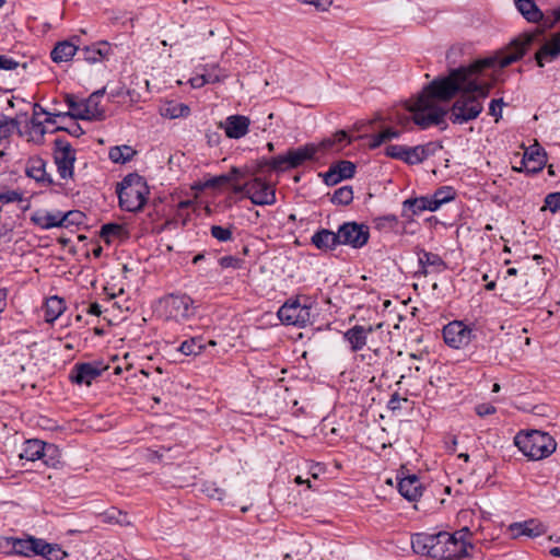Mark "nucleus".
<instances>
[{
	"label": "nucleus",
	"instance_id": "59",
	"mask_svg": "<svg viewBox=\"0 0 560 560\" xmlns=\"http://www.w3.org/2000/svg\"><path fill=\"white\" fill-rule=\"evenodd\" d=\"M39 115L63 116V113L62 112L50 113V112H47L44 107H42L39 104H35L34 108H33V117L38 118Z\"/></svg>",
	"mask_w": 560,
	"mask_h": 560
},
{
	"label": "nucleus",
	"instance_id": "9",
	"mask_svg": "<svg viewBox=\"0 0 560 560\" xmlns=\"http://www.w3.org/2000/svg\"><path fill=\"white\" fill-rule=\"evenodd\" d=\"M279 319L285 325L306 326L312 323V311L307 304L299 299L289 300L278 311Z\"/></svg>",
	"mask_w": 560,
	"mask_h": 560
},
{
	"label": "nucleus",
	"instance_id": "4",
	"mask_svg": "<svg viewBox=\"0 0 560 560\" xmlns=\"http://www.w3.org/2000/svg\"><path fill=\"white\" fill-rule=\"evenodd\" d=\"M471 533L468 527H464L453 534L441 532L440 555L441 560L454 558H467L474 546L469 538Z\"/></svg>",
	"mask_w": 560,
	"mask_h": 560
},
{
	"label": "nucleus",
	"instance_id": "7",
	"mask_svg": "<svg viewBox=\"0 0 560 560\" xmlns=\"http://www.w3.org/2000/svg\"><path fill=\"white\" fill-rule=\"evenodd\" d=\"M160 308L167 319L185 322L195 316L196 307L186 294H170L160 300Z\"/></svg>",
	"mask_w": 560,
	"mask_h": 560
},
{
	"label": "nucleus",
	"instance_id": "36",
	"mask_svg": "<svg viewBox=\"0 0 560 560\" xmlns=\"http://www.w3.org/2000/svg\"><path fill=\"white\" fill-rule=\"evenodd\" d=\"M206 346L202 337H192L183 341L178 350L185 355H198L206 349Z\"/></svg>",
	"mask_w": 560,
	"mask_h": 560
},
{
	"label": "nucleus",
	"instance_id": "34",
	"mask_svg": "<svg viewBox=\"0 0 560 560\" xmlns=\"http://www.w3.org/2000/svg\"><path fill=\"white\" fill-rule=\"evenodd\" d=\"M419 262L423 268V272H428V268H431L433 271L440 272L446 268L445 262L438 254H433L430 252L422 250L419 254Z\"/></svg>",
	"mask_w": 560,
	"mask_h": 560
},
{
	"label": "nucleus",
	"instance_id": "5",
	"mask_svg": "<svg viewBox=\"0 0 560 560\" xmlns=\"http://www.w3.org/2000/svg\"><path fill=\"white\" fill-rule=\"evenodd\" d=\"M318 147L313 143L303 147L288 150L285 154L278 155L271 160H264V167L268 168L269 173L272 171H285L296 168L303 165L306 161L315 158Z\"/></svg>",
	"mask_w": 560,
	"mask_h": 560
},
{
	"label": "nucleus",
	"instance_id": "44",
	"mask_svg": "<svg viewBox=\"0 0 560 560\" xmlns=\"http://www.w3.org/2000/svg\"><path fill=\"white\" fill-rule=\"evenodd\" d=\"M404 205L411 208L413 213H419L428 210V197L408 199L404 202Z\"/></svg>",
	"mask_w": 560,
	"mask_h": 560
},
{
	"label": "nucleus",
	"instance_id": "23",
	"mask_svg": "<svg viewBox=\"0 0 560 560\" xmlns=\"http://www.w3.org/2000/svg\"><path fill=\"white\" fill-rule=\"evenodd\" d=\"M225 136L230 139H240L245 136V116L231 115L224 121L219 122Z\"/></svg>",
	"mask_w": 560,
	"mask_h": 560
},
{
	"label": "nucleus",
	"instance_id": "41",
	"mask_svg": "<svg viewBox=\"0 0 560 560\" xmlns=\"http://www.w3.org/2000/svg\"><path fill=\"white\" fill-rule=\"evenodd\" d=\"M401 131L399 130H396L394 128H387L376 135H373L371 137V142L369 144V147L371 149H375L377 147H380L382 143L390 140V139H394V138H398L400 136Z\"/></svg>",
	"mask_w": 560,
	"mask_h": 560
},
{
	"label": "nucleus",
	"instance_id": "56",
	"mask_svg": "<svg viewBox=\"0 0 560 560\" xmlns=\"http://www.w3.org/2000/svg\"><path fill=\"white\" fill-rule=\"evenodd\" d=\"M58 456H59V450L57 447H56L55 452H52V451L48 452L47 450H45V455H43V462L47 466H56V464L59 463Z\"/></svg>",
	"mask_w": 560,
	"mask_h": 560
},
{
	"label": "nucleus",
	"instance_id": "10",
	"mask_svg": "<svg viewBox=\"0 0 560 560\" xmlns=\"http://www.w3.org/2000/svg\"><path fill=\"white\" fill-rule=\"evenodd\" d=\"M54 159L60 177L63 179L72 178L75 151L68 141L62 139L55 140Z\"/></svg>",
	"mask_w": 560,
	"mask_h": 560
},
{
	"label": "nucleus",
	"instance_id": "48",
	"mask_svg": "<svg viewBox=\"0 0 560 560\" xmlns=\"http://www.w3.org/2000/svg\"><path fill=\"white\" fill-rule=\"evenodd\" d=\"M545 208L551 212H557L560 209V192L548 194L545 198Z\"/></svg>",
	"mask_w": 560,
	"mask_h": 560
},
{
	"label": "nucleus",
	"instance_id": "63",
	"mask_svg": "<svg viewBox=\"0 0 560 560\" xmlns=\"http://www.w3.org/2000/svg\"><path fill=\"white\" fill-rule=\"evenodd\" d=\"M101 313H102V310H101V305L98 303H92L90 305L89 314L98 316V315H101Z\"/></svg>",
	"mask_w": 560,
	"mask_h": 560
},
{
	"label": "nucleus",
	"instance_id": "33",
	"mask_svg": "<svg viewBox=\"0 0 560 560\" xmlns=\"http://www.w3.org/2000/svg\"><path fill=\"white\" fill-rule=\"evenodd\" d=\"M66 310L65 301L56 295L46 300L44 318L47 323H54Z\"/></svg>",
	"mask_w": 560,
	"mask_h": 560
},
{
	"label": "nucleus",
	"instance_id": "19",
	"mask_svg": "<svg viewBox=\"0 0 560 560\" xmlns=\"http://www.w3.org/2000/svg\"><path fill=\"white\" fill-rule=\"evenodd\" d=\"M355 173V165L350 161H340L336 164H332L329 170L324 175V182L334 186L337 185L342 179H348L353 177Z\"/></svg>",
	"mask_w": 560,
	"mask_h": 560
},
{
	"label": "nucleus",
	"instance_id": "3",
	"mask_svg": "<svg viewBox=\"0 0 560 560\" xmlns=\"http://www.w3.org/2000/svg\"><path fill=\"white\" fill-rule=\"evenodd\" d=\"M117 194L121 209L136 212L145 205L149 187L142 176L132 173L124 177L117 188Z\"/></svg>",
	"mask_w": 560,
	"mask_h": 560
},
{
	"label": "nucleus",
	"instance_id": "21",
	"mask_svg": "<svg viewBox=\"0 0 560 560\" xmlns=\"http://www.w3.org/2000/svg\"><path fill=\"white\" fill-rule=\"evenodd\" d=\"M509 532L512 538H518L521 536L533 538L542 535L545 533V528L536 521L529 520L523 523L511 524L509 526Z\"/></svg>",
	"mask_w": 560,
	"mask_h": 560
},
{
	"label": "nucleus",
	"instance_id": "43",
	"mask_svg": "<svg viewBox=\"0 0 560 560\" xmlns=\"http://www.w3.org/2000/svg\"><path fill=\"white\" fill-rule=\"evenodd\" d=\"M18 128V121L12 118L4 117L0 120V142L7 140Z\"/></svg>",
	"mask_w": 560,
	"mask_h": 560
},
{
	"label": "nucleus",
	"instance_id": "11",
	"mask_svg": "<svg viewBox=\"0 0 560 560\" xmlns=\"http://www.w3.org/2000/svg\"><path fill=\"white\" fill-rule=\"evenodd\" d=\"M108 365L103 361L77 363L70 371L69 378L78 385L90 386L94 380L100 377Z\"/></svg>",
	"mask_w": 560,
	"mask_h": 560
},
{
	"label": "nucleus",
	"instance_id": "40",
	"mask_svg": "<svg viewBox=\"0 0 560 560\" xmlns=\"http://www.w3.org/2000/svg\"><path fill=\"white\" fill-rule=\"evenodd\" d=\"M101 522L107 524L129 525L127 515L116 508H110L98 516Z\"/></svg>",
	"mask_w": 560,
	"mask_h": 560
},
{
	"label": "nucleus",
	"instance_id": "22",
	"mask_svg": "<svg viewBox=\"0 0 560 560\" xmlns=\"http://www.w3.org/2000/svg\"><path fill=\"white\" fill-rule=\"evenodd\" d=\"M45 450L56 451V446L54 444H47L39 440H28L24 443L23 452L20 457L22 459L35 462L37 459H43V455H45Z\"/></svg>",
	"mask_w": 560,
	"mask_h": 560
},
{
	"label": "nucleus",
	"instance_id": "15",
	"mask_svg": "<svg viewBox=\"0 0 560 560\" xmlns=\"http://www.w3.org/2000/svg\"><path fill=\"white\" fill-rule=\"evenodd\" d=\"M546 164V153L539 144L530 145L525 150L520 167H514L517 172L537 173Z\"/></svg>",
	"mask_w": 560,
	"mask_h": 560
},
{
	"label": "nucleus",
	"instance_id": "42",
	"mask_svg": "<svg viewBox=\"0 0 560 560\" xmlns=\"http://www.w3.org/2000/svg\"><path fill=\"white\" fill-rule=\"evenodd\" d=\"M353 199V191L350 186H343L338 188L331 198V201L336 205H349Z\"/></svg>",
	"mask_w": 560,
	"mask_h": 560
},
{
	"label": "nucleus",
	"instance_id": "32",
	"mask_svg": "<svg viewBox=\"0 0 560 560\" xmlns=\"http://www.w3.org/2000/svg\"><path fill=\"white\" fill-rule=\"evenodd\" d=\"M160 114L168 119L184 118L190 114V108L184 103L168 101L160 107Z\"/></svg>",
	"mask_w": 560,
	"mask_h": 560
},
{
	"label": "nucleus",
	"instance_id": "28",
	"mask_svg": "<svg viewBox=\"0 0 560 560\" xmlns=\"http://www.w3.org/2000/svg\"><path fill=\"white\" fill-rule=\"evenodd\" d=\"M400 494L409 501H416L422 494V488L416 476L404 478L398 483Z\"/></svg>",
	"mask_w": 560,
	"mask_h": 560
},
{
	"label": "nucleus",
	"instance_id": "29",
	"mask_svg": "<svg viewBox=\"0 0 560 560\" xmlns=\"http://www.w3.org/2000/svg\"><path fill=\"white\" fill-rule=\"evenodd\" d=\"M110 54V46L107 42H101L82 49L83 59L90 63L100 62Z\"/></svg>",
	"mask_w": 560,
	"mask_h": 560
},
{
	"label": "nucleus",
	"instance_id": "54",
	"mask_svg": "<svg viewBox=\"0 0 560 560\" xmlns=\"http://www.w3.org/2000/svg\"><path fill=\"white\" fill-rule=\"evenodd\" d=\"M405 150H406L405 145L392 144L386 148V155L404 161Z\"/></svg>",
	"mask_w": 560,
	"mask_h": 560
},
{
	"label": "nucleus",
	"instance_id": "6",
	"mask_svg": "<svg viewBox=\"0 0 560 560\" xmlns=\"http://www.w3.org/2000/svg\"><path fill=\"white\" fill-rule=\"evenodd\" d=\"M105 93V89L92 93L84 102H75L72 96L67 95L66 102L69 112L63 113L72 119L98 120L103 118L104 110L98 107L100 100Z\"/></svg>",
	"mask_w": 560,
	"mask_h": 560
},
{
	"label": "nucleus",
	"instance_id": "60",
	"mask_svg": "<svg viewBox=\"0 0 560 560\" xmlns=\"http://www.w3.org/2000/svg\"><path fill=\"white\" fill-rule=\"evenodd\" d=\"M417 101H418V98H417L416 101H413V102L408 106V110L412 114V116H411V117H410V116H405V117H402V118H400V119L398 120V124H399L400 126H402V128H407V126L410 124V121H411V120L416 124V121H415V119H413L415 114H413V110H412L411 108L415 106V104H416V102H417Z\"/></svg>",
	"mask_w": 560,
	"mask_h": 560
},
{
	"label": "nucleus",
	"instance_id": "12",
	"mask_svg": "<svg viewBox=\"0 0 560 560\" xmlns=\"http://www.w3.org/2000/svg\"><path fill=\"white\" fill-rule=\"evenodd\" d=\"M341 245H349L353 248L363 247L370 237L369 226L357 222H346L338 229Z\"/></svg>",
	"mask_w": 560,
	"mask_h": 560
},
{
	"label": "nucleus",
	"instance_id": "8",
	"mask_svg": "<svg viewBox=\"0 0 560 560\" xmlns=\"http://www.w3.org/2000/svg\"><path fill=\"white\" fill-rule=\"evenodd\" d=\"M268 168L264 167V160L257 163V171L255 177L250 183H247V198L254 205L265 206L271 205L276 201L275 188L266 180V173Z\"/></svg>",
	"mask_w": 560,
	"mask_h": 560
},
{
	"label": "nucleus",
	"instance_id": "61",
	"mask_svg": "<svg viewBox=\"0 0 560 560\" xmlns=\"http://www.w3.org/2000/svg\"><path fill=\"white\" fill-rule=\"evenodd\" d=\"M560 22V8L552 11V21L548 22L546 20L547 26H553L556 23Z\"/></svg>",
	"mask_w": 560,
	"mask_h": 560
},
{
	"label": "nucleus",
	"instance_id": "45",
	"mask_svg": "<svg viewBox=\"0 0 560 560\" xmlns=\"http://www.w3.org/2000/svg\"><path fill=\"white\" fill-rule=\"evenodd\" d=\"M23 200V195L18 190H0V202L12 203L20 202Z\"/></svg>",
	"mask_w": 560,
	"mask_h": 560
},
{
	"label": "nucleus",
	"instance_id": "2",
	"mask_svg": "<svg viewBox=\"0 0 560 560\" xmlns=\"http://www.w3.org/2000/svg\"><path fill=\"white\" fill-rule=\"evenodd\" d=\"M514 444L526 457L533 460L546 458L557 448L555 439L550 434L538 430L517 433L514 438Z\"/></svg>",
	"mask_w": 560,
	"mask_h": 560
},
{
	"label": "nucleus",
	"instance_id": "17",
	"mask_svg": "<svg viewBox=\"0 0 560 560\" xmlns=\"http://www.w3.org/2000/svg\"><path fill=\"white\" fill-rule=\"evenodd\" d=\"M441 537L436 535L417 534L411 540V546L417 553L428 555L433 558L440 555Z\"/></svg>",
	"mask_w": 560,
	"mask_h": 560
},
{
	"label": "nucleus",
	"instance_id": "30",
	"mask_svg": "<svg viewBox=\"0 0 560 560\" xmlns=\"http://www.w3.org/2000/svg\"><path fill=\"white\" fill-rule=\"evenodd\" d=\"M514 4L524 19L530 23H538L544 19V13L534 0H514Z\"/></svg>",
	"mask_w": 560,
	"mask_h": 560
},
{
	"label": "nucleus",
	"instance_id": "58",
	"mask_svg": "<svg viewBox=\"0 0 560 560\" xmlns=\"http://www.w3.org/2000/svg\"><path fill=\"white\" fill-rule=\"evenodd\" d=\"M495 412V408L490 404H480L476 406V413L479 417H486Z\"/></svg>",
	"mask_w": 560,
	"mask_h": 560
},
{
	"label": "nucleus",
	"instance_id": "18",
	"mask_svg": "<svg viewBox=\"0 0 560 560\" xmlns=\"http://www.w3.org/2000/svg\"><path fill=\"white\" fill-rule=\"evenodd\" d=\"M560 57V32L555 33L536 51L535 60L537 66L542 68L547 62H551Z\"/></svg>",
	"mask_w": 560,
	"mask_h": 560
},
{
	"label": "nucleus",
	"instance_id": "26",
	"mask_svg": "<svg viewBox=\"0 0 560 560\" xmlns=\"http://www.w3.org/2000/svg\"><path fill=\"white\" fill-rule=\"evenodd\" d=\"M242 173L237 168H233L230 173L213 177L212 179L206 183L208 187H223L228 186L234 191H241L243 189V185L238 183L240 176Z\"/></svg>",
	"mask_w": 560,
	"mask_h": 560
},
{
	"label": "nucleus",
	"instance_id": "31",
	"mask_svg": "<svg viewBox=\"0 0 560 560\" xmlns=\"http://www.w3.org/2000/svg\"><path fill=\"white\" fill-rule=\"evenodd\" d=\"M77 51L78 47L74 44L63 40L56 44L50 52V57L54 62H67L73 58Z\"/></svg>",
	"mask_w": 560,
	"mask_h": 560
},
{
	"label": "nucleus",
	"instance_id": "64",
	"mask_svg": "<svg viewBox=\"0 0 560 560\" xmlns=\"http://www.w3.org/2000/svg\"><path fill=\"white\" fill-rule=\"evenodd\" d=\"M209 497L221 501L223 499V491L218 488H213L212 491H209Z\"/></svg>",
	"mask_w": 560,
	"mask_h": 560
},
{
	"label": "nucleus",
	"instance_id": "20",
	"mask_svg": "<svg viewBox=\"0 0 560 560\" xmlns=\"http://www.w3.org/2000/svg\"><path fill=\"white\" fill-rule=\"evenodd\" d=\"M25 173L28 177L44 186H50L54 183L51 176L46 172V162L42 158L28 159Z\"/></svg>",
	"mask_w": 560,
	"mask_h": 560
},
{
	"label": "nucleus",
	"instance_id": "13",
	"mask_svg": "<svg viewBox=\"0 0 560 560\" xmlns=\"http://www.w3.org/2000/svg\"><path fill=\"white\" fill-rule=\"evenodd\" d=\"M443 338L450 347L460 349L471 341L472 330L463 322L454 320L443 328Z\"/></svg>",
	"mask_w": 560,
	"mask_h": 560
},
{
	"label": "nucleus",
	"instance_id": "62",
	"mask_svg": "<svg viewBox=\"0 0 560 560\" xmlns=\"http://www.w3.org/2000/svg\"><path fill=\"white\" fill-rule=\"evenodd\" d=\"M439 201H436L433 196L428 197V210L429 211H436L440 208Z\"/></svg>",
	"mask_w": 560,
	"mask_h": 560
},
{
	"label": "nucleus",
	"instance_id": "57",
	"mask_svg": "<svg viewBox=\"0 0 560 560\" xmlns=\"http://www.w3.org/2000/svg\"><path fill=\"white\" fill-rule=\"evenodd\" d=\"M56 130L67 131L73 137H80L84 133L82 127L78 122H72L70 127H58Z\"/></svg>",
	"mask_w": 560,
	"mask_h": 560
},
{
	"label": "nucleus",
	"instance_id": "27",
	"mask_svg": "<svg viewBox=\"0 0 560 560\" xmlns=\"http://www.w3.org/2000/svg\"><path fill=\"white\" fill-rule=\"evenodd\" d=\"M100 236L106 244H112L116 241H125L129 234L122 224L107 223L101 228Z\"/></svg>",
	"mask_w": 560,
	"mask_h": 560
},
{
	"label": "nucleus",
	"instance_id": "37",
	"mask_svg": "<svg viewBox=\"0 0 560 560\" xmlns=\"http://www.w3.org/2000/svg\"><path fill=\"white\" fill-rule=\"evenodd\" d=\"M27 130V140L34 143L40 144L44 142V137L46 135V128L44 122L38 120V118L32 117L28 124Z\"/></svg>",
	"mask_w": 560,
	"mask_h": 560
},
{
	"label": "nucleus",
	"instance_id": "53",
	"mask_svg": "<svg viewBox=\"0 0 560 560\" xmlns=\"http://www.w3.org/2000/svg\"><path fill=\"white\" fill-rule=\"evenodd\" d=\"M219 264L222 268H241L243 261L233 256H223L219 259Z\"/></svg>",
	"mask_w": 560,
	"mask_h": 560
},
{
	"label": "nucleus",
	"instance_id": "46",
	"mask_svg": "<svg viewBox=\"0 0 560 560\" xmlns=\"http://www.w3.org/2000/svg\"><path fill=\"white\" fill-rule=\"evenodd\" d=\"M300 3L308 4L319 12H326L332 5L334 0H296Z\"/></svg>",
	"mask_w": 560,
	"mask_h": 560
},
{
	"label": "nucleus",
	"instance_id": "1",
	"mask_svg": "<svg viewBox=\"0 0 560 560\" xmlns=\"http://www.w3.org/2000/svg\"><path fill=\"white\" fill-rule=\"evenodd\" d=\"M535 39V34H524L494 55L478 59L467 67L452 69L446 77L433 80L418 96L411 108L416 125L425 129L443 121L446 112L436 101L448 102L457 98L450 109L453 124L463 125L476 119L483 110L493 83L486 79L487 69L505 68L520 60Z\"/></svg>",
	"mask_w": 560,
	"mask_h": 560
},
{
	"label": "nucleus",
	"instance_id": "39",
	"mask_svg": "<svg viewBox=\"0 0 560 560\" xmlns=\"http://www.w3.org/2000/svg\"><path fill=\"white\" fill-rule=\"evenodd\" d=\"M429 155L428 145L406 147L404 162L408 164H418L424 161Z\"/></svg>",
	"mask_w": 560,
	"mask_h": 560
},
{
	"label": "nucleus",
	"instance_id": "49",
	"mask_svg": "<svg viewBox=\"0 0 560 560\" xmlns=\"http://www.w3.org/2000/svg\"><path fill=\"white\" fill-rule=\"evenodd\" d=\"M218 77H214L212 74H202V75H197L195 78H192L190 80V83H191V86L195 88V89H199L201 86H203L205 84L207 83H213L215 81H218Z\"/></svg>",
	"mask_w": 560,
	"mask_h": 560
},
{
	"label": "nucleus",
	"instance_id": "47",
	"mask_svg": "<svg viewBox=\"0 0 560 560\" xmlns=\"http://www.w3.org/2000/svg\"><path fill=\"white\" fill-rule=\"evenodd\" d=\"M343 141L350 142V139L348 138V133L345 130H339L334 135L332 139L324 140L320 143V147L324 149L331 148L335 143H341Z\"/></svg>",
	"mask_w": 560,
	"mask_h": 560
},
{
	"label": "nucleus",
	"instance_id": "55",
	"mask_svg": "<svg viewBox=\"0 0 560 560\" xmlns=\"http://www.w3.org/2000/svg\"><path fill=\"white\" fill-rule=\"evenodd\" d=\"M433 198L439 201L440 206L453 199L451 188H442L434 192Z\"/></svg>",
	"mask_w": 560,
	"mask_h": 560
},
{
	"label": "nucleus",
	"instance_id": "24",
	"mask_svg": "<svg viewBox=\"0 0 560 560\" xmlns=\"http://www.w3.org/2000/svg\"><path fill=\"white\" fill-rule=\"evenodd\" d=\"M40 538L27 536L25 538H14L11 540L12 550L16 555L33 557L38 556Z\"/></svg>",
	"mask_w": 560,
	"mask_h": 560
},
{
	"label": "nucleus",
	"instance_id": "16",
	"mask_svg": "<svg viewBox=\"0 0 560 560\" xmlns=\"http://www.w3.org/2000/svg\"><path fill=\"white\" fill-rule=\"evenodd\" d=\"M382 327V323L377 324L376 326L355 325L345 332L343 338L349 342L351 350L357 352L366 346L369 335L377 329H381Z\"/></svg>",
	"mask_w": 560,
	"mask_h": 560
},
{
	"label": "nucleus",
	"instance_id": "25",
	"mask_svg": "<svg viewBox=\"0 0 560 560\" xmlns=\"http://www.w3.org/2000/svg\"><path fill=\"white\" fill-rule=\"evenodd\" d=\"M311 241L314 246L322 250H330L337 245H341L338 232L335 233L327 229L317 231Z\"/></svg>",
	"mask_w": 560,
	"mask_h": 560
},
{
	"label": "nucleus",
	"instance_id": "50",
	"mask_svg": "<svg viewBox=\"0 0 560 560\" xmlns=\"http://www.w3.org/2000/svg\"><path fill=\"white\" fill-rule=\"evenodd\" d=\"M504 106V102L502 98H494L490 102L489 105V115L495 118V121L502 117V107Z\"/></svg>",
	"mask_w": 560,
	"mask_h": 560
},
{
	"label": "nucleus",
	"instance_id": "35",
	"mask_svg": "<svg viewBox=\"0 0 560 560\" xmlns=\"http://www.w3.org/2000/svg\"><path fill=\"white\" fill-rule=\"evenodd\" d=\"M136 153L137 151L132 147L122 144L110 148L108 156L114 163L125 164L131 161Z\"/></svg>",
	"mask_w": 560,
	"mask_h": 560
},
{
	"label": "nucleus",
	"instance_id": "52",
	"mask_svg": "<svg viewBox=\"0 0 560 560\" xmlns=\"http://www.w3.org/2000/svg\"><path fill=\"white\" fill-rule=\"evenodd\" d=\"M19 67V62L7 55H0V71H11Z\"/></svg>",
	"mask_w": 560,
	"mask_h": 560
},
{
	"label": "nucleus",
	"instance_id": "38",
	"mask_svg": "<svg viewBox=\"0 0 560 560\" xmlns=\"http://www.w3.org/2000/svg\"><path fill=\"white\" fill-rule=\"evenodd\" d=\"M38 556H42L47 560H62L67 553L58 545L48 544L42 539Z\"/></svg>",
	"mask_w": 560,
	"mask_h": 560
},
{
	"label": "nucleus",
	"instance_id": "14",
	"mask_svg": "<svg viewBox=\"0 0 560 560\" xmlns=\"http://www.w3.org/2000/svg\"><path fill=\"white\" fill-rule=\"evenodd\" d=\"M73 214L75 213L71 211L63 213L59 210H37L31 215V221L42 230H50L54 228L67 226L68 223L71 222L70 217Z\"/></svg>",
	"mask_w": 560,
	"mask_h": 560
},
{
	"label": "nucleus",
	"instance_id": "51",
	"mask_svg": "<svg viewBox=\"0 0 560 560\" xmlns=\"http://www.w3.org/2000/svg\"><path fill=\"white\" fill-rule=\"evenodd\" d=\"M231 231L220 225H213L211 228V235L218 241L225 242L231 238Z\"/></svg>",
	"mask_w": 560,
	"mask_h": 560
}]
</instances>
